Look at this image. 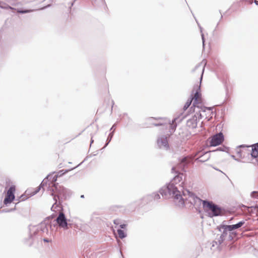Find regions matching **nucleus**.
Segmentation results:
<instances>
[{
  "mask_svg": "<svg viewBox=\"0 0 258 258\" xmlns=\"http://www.w3.org/2000/svg\"><path fill=\"white\" fill-rule=\"evenodd\" d=\"M180 1L182 2H184L185 1V0H180Z\"/></svg>",
  "mask_w": 258,
  "mask_h": 258,
  "instance_id": "nucleus-24",
  "label": "nucleus"
},
{
  "mask_svg": "<svg viewBox=\"0 0 258 258\" xmlns=\"http://www.w3.org/2000/svg\"><path fill=\"white\" fill-rule=\"evenodd\" d=\"M203 206L204 211L208 212L211 217L219 216L222 212L221 208L212 202L203 201Z\"/></svg>",
  "mask_w": 258,
  "mask_h": 258,
  "instance_id": "nucleus-2",
  "label": "nucleus"
},
{
  "mask_svg": "<svg viewBox=\"0 0 258 258\" xmlns=\"http://www.w3.org/2000/svg\"><path fill=\"white\" fill-rule=\"evenodd\" d=\"M191 102H192V100H191V99L189 100H188L186 101V102L185 103V104L184 106V107H183L184 110H186L189 107V106L190 105V104L191 103Z\"/></svg>",
  "mask_w": 258,
  "mask_h": 258,
  "instance_id": "nucleus-16",
  "label": "nucleus"
},
{
  "mask_svg": "<svg viewBox=\"0 0 258 258\" xmlns=\"http://www.w3.org/2000/svg\"><path fill=\"white\" fill-rule=\"evenodd\" d=\"M114 223L115 224H117V225L119 224L118 220H114Z\"/></svg>",
  "mask_w": 258,
  "mask_h": 258,
  "instance_id": "nucleus-21",
  "label": "nucleus"
},
{
  "mask_svg": "<svg viewBox=\"0 0 258 258\" xmlns=\"http://www.w3.org/2000/svg\"><path fill=\"white\" fill-rule=\"evenodd\" d=\"M191 100L193 101V105L195 106L200 104L202 102L201 94L197 91Z\"/></svg>",
  "mask_w": 258,
  "mask_h": 258,
  "instance_id": "nucleus-12",
  "label": "nucleus"
},
{
  "mask_svg": "<svg viewBox=\"0 0 258 258\" xmlns=\"http://www.w3.org/2000/svg\"><path fill=\"white\" fill-rule=\"evenodd\" d=\"M235 155L240 159H244L250 154V150L247 147L240 146L235 149Z\"/></svg>",
  "mask_w": 258,
  "mask_h": 258,
  "instance_id": "nucleus-6",
  "label": "nucleus"
},
{
  "mask_svg": "<svg viewBox=\"0 0 258 258\" xmlns=\"http://www.w3.org/2000/svg\"><path fill=\"white\" fill-rule=\"evenodd\" d=\"M224 141V136L223 134L220 133L213 136L210 141V145L211 146H216L220 145Z\"/></svg>",
  "mask_w": 258,
  "mask_h": 258,
  "instance_id": "nucleus-8",
  "label": "nucleus"
},
{
  "mask_svg": "<svg viewBox=\"0 0 258 258\" xmlns=\"http://www.w3.org/2000/svg\"><path fill=\"white\" fill-rule=\"evenodd\" d=\"M157 143L159 147L161 148H164L167 149L168 147V142L166 138L158 139Z\"/></svg>",
  "mask_w": 258,
  "mask_h": 258,
  "instance_id": "nucleus-13",
  "label": "nucleus"
},
{
  "mask_svg": "<svg viewBox=\"0 0 258 258\" xmlns=\"http://www.w3.org/2000/svg\"><path fill=\"white\" fill-rule=\"evenodd\" d=\"M125 226H126V225L125 224H121L120 225V227L123 229V228H125Z\"/></svg>",
  "mask_w": 258,
  "mask_h": 258,
  "instance_id": "nucleus-20",
  "label": "nucleus"
},
{
  "mask_svg": "<svg viewBox=\"0 0 258 258\" xmlns=\"http://www.w3.org/2000/svg\"><path fill=\"white\" fill-rule=\"evenodd\" d=\"M13 1H14V2H15L17 1V0H12Z\"/></svg>",
  "mask_w": 258,
  "mask_h": 258,
  "instance_id": "nucleus-25",
  "label": "nucleus"
},
{
  "mask_svg": "<svg viewBox=\"0 0 258 258\" xmlns=\"http://www.w3.org/2000/svg\"><path fill=\"white\" fill-rule=\"evenodd\" d=\"M244 224V221H240L236 224L231 225H224L222 226V229L224 230V231H231L236 229H238L241 227Z\"/></svg>",
  "mask_w": 258,
  "mask_h": 258,
  "instance_id": "nucleus-10",
  "label": "nucleus"
},
{
  "mask_svg": "<svg viewBox=\"0 0 258 258\" xmlns=\"http://www.w3.org/2000/svg\"><path fill=\"white\" fill-rule=\"evenodd\" d=\"M62 170L59 171L56 174H50L47 176V178L44 179L41 183L40 186L37 187L36 189H35L34 191H33L31 195H34L37 194L40 189L41 186H43L44 184H47V181H49L52 184V191L54 192L55 189L56 188V184L55 183V181L57 180V179L58 177L61 176L64 173L67 172V171L62 172Z\"/></svg>",
  "mask_w": 258,
  "mask_h": 258,
  "instance_id": "nucleus-1",
  "label": "nucleus"
},
{
  "mask_svg": "<svg viewBox=\"0 0 258 258\" xmlns=\"http://www.w3.org/2000/svg\"><path fill=\"white\" fill-rule=\"evenodd\" d=\"M158 119L159 120V122L156 124V125H163L168 123V126L169 130V132L170 133H172L175 130L176 127V124L175 123V119L172 120L171 123L166 118H159Z\"/></svg>",
  "mask_w": 258,
  "mask_h": 258,
  "instance_id": "nucleus-7",
  "label": "nucleus"
},
{
  "mask_svg": "<svg viewBox=\"0 0 258 258\" xmlns=\"http://www.w3.org/2000/svg\"><path fill=\"white\" fill-rule=\"evenodd\" d=\"M247 157L250 159L251 163L258 166V143L252 146L249 155Z\"/></svg>",
  "mask_w": 258,
  "mask_h": 258,
  "instance_id": "nucleus-5",
  "label": "nucleus"
},
{
  "mask_svg": "<svg viewBox=\"0 0 258 258\" xmlns=\"http://www.w3.org/2000/svg\"><path fill=\"white\" fill-rule=\"evenodd\" d=\"M16 5H17V4L15 3H14L13 4H12V5H13V6H16Z\"/></svg>",
  "mask_w": 258,
  "mask_h": 258,
  "instance_id": "nucleus-23",
  "label": "nucleus"
},
{
  "mask_svg": "<svg viewBox=\"0 0 258 258\" xmlns=\"http://www.w3.org/2000/svg\"><path fill=\"white\" fill-rule=\"evenodd\" d=\"M198 117L195 115L192 117L188 119L186 123V125L189 130H194L196 128L198 124Z\"/></svg>",
  "mask_w": 258,
  "mask_h": 258,
  "instance_id": "nucleus-11",
  "label": "nucleus"
},
{
  "mask_svg": "<svg viewBox=\"0 0 258 258\" xmlns=\"http://www.w3.org/2000/svg\"><path fill=\"white\" fill-rule=\"evenodd\" d=\"M3 9H13V8L11 7H10V6L9 5H6L5 6H0Z\"/></svg>",
  "mask_w": 258,
  "mask_h": 258,
  "instance_id": "nucleus-19",
  "label": "nucleus"
},
{
  "mask_svg": "<svg viewBox=\"0 0 258 258\" xmlns=\"http://www.w3.org/2000/svg\"><path fill=\"white\" fill-rule=\"evenodd\" d=\"M32 11H33V10H25V11H22V10H17L18 13H22V14L29 13V12H31Z\"/></svg>",
  "mask_w": 258,
  "mask_h": 258,
  "instance_id": "nucleus-17",
  "label": "nucleus"
},
{
  "mask_svg": "<svg viewBox=\"0 0 258 258\" xmlns=\"http://www.w3.org/2000/svg\"><path fill=\"white\" fill-rule=\"evenodd\" d=\"M254 3H255L256 5H258V1H255Z\"/></svg>",
  "mask_w": 258,
  "mask_h": 258,
  "instance_id": "nucleus-22",
  "label": "nucleus"
},
{
  "mask_svg": "<svg viewBox=\"0 0 258 258\" xmlns=\"http://www.w3.org/2000/svg\"><path fill=\"white\" fill-rule=\"evenodd\" d=\"M167 189L169 193L172 194L176 200L178 201V203L179 205H183L184 203L183 199L182 198L181 195L180 194L179 191L177 190L176 187L175 186L174 184L172 183H170L167 186Z\"/></svg>",
  "mask_w": 258,
  "mask_h": 258,
  "instance_id": "nucleus-3",
  "label": "nucleus"
},
{
  "mask_svg": "<svg viewBox=\"0 0 258 258\" xmlns=\"http://www.w3.org/2000/svg\"><path fill=\"white\" fill-rule=\"evenodd\" d=\"M117 233L118 237L121 239H122L126 236V234H125L124 231L121 229L117 230Z\"/></svg>",
  "mask_w": 258,
  "mask_h": 258,
  "instance_id": "nucleus-15",
  "label": "nucleus"
},
{
  "mask_svg": "<svg viewBox=\"0 0 258 258\" xmlns=\"http://www.w3.org/2000/svg\"><path fill=\"white\" fill-rule=\"evenodd\" d=\"M56 222L60 227L63 228L64 229H68V225L67 222V219L62 212H59V215L56 219Z\"/></svg>",
  "mask_w": 258,
  "mask_h": 258,
  "instance_id": "nucleus-9",
  "label": "nucleus"
},
{
  "mask_svg": "<svg viewBox=\"0 0 258 258\" xmlns=\"http://www.w3.org/2000/svg\"><path fill=\"white\" fill-rule=\"evenodd\" d=\"M188 200L191 204L195 202L196 200L198 199L194 194L190 192H188Z\"/></svg>",
  "mask_w": 258,
  "mask_h": 258,
  "instance_id": "nucleus-14",
  "label": "nucleus"
},
{
  "mask_svg": "<svg viewBox=\"0 0 258 258\" xmlns=\"http://www.w3.org/2000/svg\"><path fill=\"white\" fill-rule=\"evenodd\" d=\"M189 161V159L187 157H185L183 158L181 161V164H183L184 163H187Z\"/></svg>",
  "mask_w": 258,
  "mask_h": 258,
  "instance_id": "nucleus-18",
  "label": "nucleus"
},
{
  "mask_svg": "<svg viewBox=\"0 0 258 258\" xmlns=\"http://www.w3.org/2000/svg\"><path fill=\"white\" fill-rule=\"evenodd\" d=\"M16 191V186L12 185L7 190L4 200V204L6 205L11 204L15 199L14 194Z\"/></svg>",
  "mask_w": 258,
  "mask_h": 258,
  "instance_id": "nucleus-4",
  "label": "nucleus"
}]
</instances>
